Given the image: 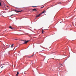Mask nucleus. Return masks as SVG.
<instances>
[{"label":"nucleus","instance_id":"obj_1","mask_svg":"<svg viewBox=\"0 0 76 76\" xmlns=\"http://www.w3.org/2000/svg\"><path fill=\"white\" fill-rule=\"evenodd\" d=\"M5 6H6V7H5V10H7L8 9V8L9 7H8L7 5H5Z\"/></svg>","mask_w":76,"mask_h":76},{"label":"nucleus","instance_id":"obj_2","mask_svg":"<svg viewBox=\"0 0 76 76\" xmlns=\"http://www.w3.org/2000/svg\"><path fill=\"white\" fill-rule=\"evenodd\" d=\"M15 11H16V12H17V13H19V12H22V10L20 11H16L15 10H14Z\"/></svg>","mask_w":76,"mask_h":76},{"label":"nucleus","instance_id":"obj_3","mask_svg":"<svg viewBox=\"0 0 76 76\" xmlns=\"http://www.w3.org/2000/svg\"><path fill=\"white\" fill-rule=\"evenodd\" d=\"M41 15H42V13L40 14L39 15L36 16V18H37V17H39V16H40Z\"/></svg>","mask_w":76,"mask_h":76},{"label":"nucleus","instance_id":"obj_4","mask_svg":"<svg viewBox=\"0 0 76 76\" xmlns=\"http://www.w3.org/2000/svg\"><path fill=\"white\" fill-rule=\"evenodd\" d=\"M29 42V41H27L25 42L24 43V44H27L28 43V42Z\"/></svg>","mask_w":76,"mask_h":76},{"label":"nucleus","instance_id":"obj_5","mask_svg":"<svg viewBox=\"0 0 76 76\" xmlns=\"http://www.w3.org/2000/svg\"><path fill=\"white\" fill-rule=\"evenodd\" d=\"M18 75H19V72H17V73L16 75H15V76H18Z\"/></svg>","mask_w":76,"mask_h":76},{"label":"nucleus","instance_id":"obj_6","mask_svg":"<svg viewBox=\"0 0 76 76\" xmlns=\"http://www.w3.org/2000/svg\"><path fill=\"white\" fill-rule=\"evenodd\" d=\"M33 11H37V9H33Z\"/></svg>","mask_w":76,"mask_h":76},{"label":"nucleus","instance_id":"obj_7","mask_svg":"<svg viewBox=\"0 0 76 76\" xmlns=\"http://www.w3.org/2000/svg\"><path fill=\"white\" fill-rule=\"evenodd\" d=\"M42 34H43V33H44V30H42Z\"/></svg>","mask_w":76,"mask_h":76},{"label":"nucleus","instance_id":"obj_8","mask_svg":"<svg viewBox=\"0 0 76 76\" xmlns=\"http://www.w3.org/2000/svg\"><path fill=\"white\" fill-rule=\"evenodd\" d=\"M9 28H10V29H13V28H12V27L11 26H10Z\"/></svg>","mask_w":76,"mask_h":76},{"label":"nucleus","instance_id":"obj_9","mask_svg":"<svg viewBox=\"0 0 76 76\" xmlns=\"http://www.w3.org/2000/svg\"><path fill=\"white\" fill-rule=\"evenodd\" d=\"M13 45H14L13 44L11 46V48H12L13 47Z\"/></svg>","mask_w":76,"mask_h":76},{"label":"nucleus","instance_id":"obj_10","mask_svg":"<svg viewBox=\"0 0 76 76\" xmlns=\"http://www.w3.org/2000/svg\"><path fill=\"white\" fill-rule=\"evenodd\" d=\"M34 55H32L31 56H29V57H33V56H34Z\"/></svg>","mask_w":76,"mask_h":76},{"label":"nucleus","instance_id":"obj_11","mask_svg":"<svg viewBox=\"0 0 76 76\" xmlns=\"http://www.w3.org/2000/svg\"><path fill=\"white\" fill-rule=\"evenodd\" d=\"M32 7H37V6H32Z\"/></svg>","mask_w":76,"mask_h":76},{"label":"nucleus","instance_id":"obj_12","mask_svg":"<svg viewBox=\"0 0 76 76\" xmlns=\"http://www.w3.org/2000/svg\"><path fill=\"white\" fill-rule=\"evenodd\" d=\"M42 13H45V11H44L43 12H42Z\"/></svg>","mask_w":76,"mask_h":76},{"label":"nucleus","instance_id":"obj_13","mask_svg":"<svg viewBox=\"0 0 76 76\" xmlns=\"http://www.w3.org/2000/svg\"><path fill=\"white\" fill-rule=\"evenodd\" d=\"M0 5L1 6V2H0Z\"/></svg>","mask_w":76,"mask_h":76},{"label":"nucleus","instance_id":"obj_14","mask_svg":"<svg viewBox=\"0 0 76 76\" xmlns=\"http://www.w3.org/2000/svg\"><path fill=\"white\" fill-rule=\"evenodd\" d=\"M4 66H3L1 67V69H2V68H3V67H4Z\"/></svg>","mask_w":76,"mask_h":76},{"label":"nucleus","instance_id":"obj_15","mask_svg":"<svg viewBox=\"0 0 76 76\" xmlns=\"http://www.w3.org/2000/svg\"><path fill=\"white\" fill-rule=\"evenodd\" d=\"M15 40H18V39H15Z\"/></svg>","mask_w":76,"mask_h":76},{"label":"nucleus","instance_id":"obj_16","mask_svg":"<svg viewBox=\"0 0 76 76\" xmlns=\"http://www.w3.org/2000/svg\"><path fill=\"white\" fill-rule=\"evenodd\" d=\"M13 16V15H11V16Z\"/></svg>","mask_w":76,"mask_h":76},{"label":"nucleus","instance_id":"obj_17","mask_svg":"<svg viewBox=\"0 0 76 76\" xmlns=\"http://www.w3.org/2000/svg\"><path fill=\"white\" fill-rule=\"evenodd\" d=\"M40 46V47H41L42 48V46H41V45Z\"/></svg>","mask_w":76,"mask_h":76},{"label":"nucleus","instance_id":"obj_18","mask_svg":"<svg viewBox=\"0 0 76 76\" xmlns=\"http://www.w3.org/2000/svg\"><path fill=\"white\" fill-rule=\"evenodd\" d=\"M5 6V5H4V8H5V7H6V6Z\"/></svg>","mask_w":76,"mask_h":76},{"label":"nucleus","instance_id":"obj_19","mask_svg":"<svg viewBox=\"0 0 76 76\" xmlns=\"http://www.w3.org/2000/svg\"><path fill=\"white\" fill-rule=\"evenodd\" d=\"M59 3L60 4H61V2H59Z\"/></svg>","mask_w":76,"mask_h":76},{"label":"nucleus","instance_id":"obj_20","mask_svg":"<svg viewBox=\"0 0 76 76\" xmlns=\"http://www.w3.org/2000/svg\"><path fill=\"white\" fill-rule=\"evenodd\" d=\"M44 7V6H43V7H41V8H43V7Z\"/></svg>","mask_w":76,"mask_h":76},{"label":"nucleus","instance_id":"obj_21","mask_svg":"<svg viewBox=\"0 0 76 76\" xmlns=\"http://www.w3.org/2000/svg\"><path fill=\"white\" fill-rule=\"evenodd\" d=\"M61 67V66H60V67Z\"/></svg>","mask_w":76,"mask_h":76},{"label":"nucleus","instance_id":"obj_22","mask_svg":"<svg viewBox=\"0 0 76 76\" xmlns=\"http://www.w3.org/2000/svg\"><path fill=\"white\" fill-rule=\"evenodd\" d=\"M60 64H61V65L62 64H60Z\"/></svg>","mask_w":76,"mask_h":76},{"label":"nucleus","instance_id":"obj_23","mask_svg":"<svg viewBox=\"0 0 76 76\" xmlns=\"http://www.w3.org/2000/svg\"><path fill=\"white\" fill-rule=\"evenodd\" d=\"M49 8V7H48L47 8V9H48Z\"/></svg>","mask_w":76,"mask_h":76},{"label":"nucleus","instance_id":"obj_24","mask_svg":"<svg viewBox=\"0 0 76 76\" xmlns=\"http://www.w3.org/2000/svg\"><path fill=\"white\" fill-rule=\"evenodd\" d=\"M10 45L8 46L9 47H10Z\"/></svg>","mask_w":76,"mask_h":76},{"label":"nucleus","instance_id":"obj_25","mask_svg":"<svg viewBox=\"0 0 76 76\" xmlns=\"http://www.w3.org/2000/svg\"><path fill=\"white\" fill-rule=\"evenodd\" d=\"M1 66V65H0V66Z\"/></svg>","mask_w":76,"mask_h":76}]
</instances>
